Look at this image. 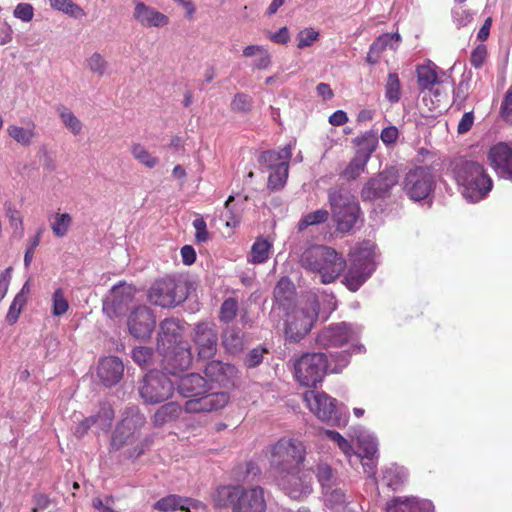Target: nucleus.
Wrapping results in <instances>:
<instances>
[{"label":"nucleus","instance_id":"f257e3e1","mask_svg":"<svg viewBox=\"0 0 512 512\" xmlns=\"http://www.w3.org/2000/svg\"><path fill=\"white\" fill-rule=\"evenodd\" d=\"M447 169L461 194L473 203L484 199L493 188V180L484 165L469 157L453 156L449 159Z\"/></svg>","mask_w":512,"mask_h":512},{"label":"nucleus","instance_id":"f03ea898","mask_svg":"<svg viewBox=\"0 0 512 512\" xmlns=\"http://www.w3.org/2000/svg\"><path fill=\"white\" fill-rule=\"evenodd\" d=\"M212 499L216 507L231 512H265L267 508L265 491L258 485H222L217 487Z\"/></svg>","mask_w":512,"mask_h":512},{"label":"nucleus","instance_id":"7ed1b4c3","mask_svg":"<svg viewBox=\"0 0 512 512\" xmlns=\"http://www.w3.org/2000/svg\"><path fill=\"white\" fill-rule=\"evenodd\" d=\"M146 423L145 416L138 410H130L117 425L110 442L112 450L118 451L128 447V458H138L144 454L152 441L148 437H141V430Z\"/></svg>","mask_w":512,"mask_h":512},{"label":"nucleus","instance_id":"20e7f679","mask_svg":"<svg viewBox=\"0 0 512 512\" xmlns=\"http://www.w3.org/2000/svg\"><path fill=\"white\" fill-rule=\"evenodd\" d=\"M299 263L306 271L319 274L323 284L333 283L346 268L343 255L326 245L309 246L302 252Z\"/></svg>","mask_w":512,"mask_h":512},{"label":"nucleus","instance_id":"39448f33","mask_svg":"<svg viewBox=\"0 0 512 512\" xmlns=\"http://www.w3.org/2000/svg\"><path fill=\"white\" fill-rule=\"evenodd\" d=\"M267 459L274 477L301 467L306 459V447L299 439L282 437L268 448Z\"/></svg>","mask_w":512,"mask_h":512},{"label":"nucleus","instance_id":"423d86ee","mask_svg":"<svg viewBox=\"0 0 512 512\" xmlns=\"http://www.w3.org/2000/svg\"><path fill=\"white\" fill-rule=\"evenodd\" d=\"M328 201L337 230L349 232L360 216V206L348 188L336 186L328 190Z\"/></svg>","mask_w":512,"mask_h":512},{"label":"nucleus","instance_id":"0eeeda50","mask_svg":"<svg viewBox=\"0 0 512 512\" xmlns=\"http://www.w3.org/2000/svg\"><path fill=\"white\" fill-rule=\"evenodd\" d=\"M300 303H305V305L293 307L286 313L284 334L287 340L293 342L303 339L318 318L319 305L316 298Z\"/></svg>","mask_w":512,"mask_h":512},{"label":"nucleus","instance_id":"6e6552de","mask_svg":"<svg viewBox=\"0 0 512 512\" xmlns=\"http://www.w3.org/2000/svg\"><path fill=\"white\" fill-rule=\"evenodd\" d=\"M138 389L144 403L154 405L173 395L174 383L165 373L151 370L142 378Z\"/></svg>","mask_w":512,"mask_h":512},{"label":"nucleus","instance_id":"1a4fd4ad","mask_svg":"<svg viewBox=\"0 0 512 512\" xmlns=\"http://www.w3.org/2000/svg\"><path fill=\"white\" fill-rule=\"evenodd\" d=\"M328 368L327 356L324 353L303 354L295 363V377L306 387H315L322 382Z\"/></svg>","mask_w":512,"mask_h":512},{"label":"nucleus","instance_id":"9d476101","mask_svg":"<svg viewBox=\"0 0 512 512\" xmlns=\"http://www.w3.org/2000/svg\"><path fill=\"white\" fill-rule=\"evenodd\" d=\"M403 191L413 201L427 199L435 188V176L429 166L410 169L403 180Z\"/></svg>","mask_w":512,"mask_h":512},{"label":"nucleus","instance_id":"9b49d317","mask_svg":"<svg viewBox=\"0 0 512 512\" xmlns=\"http://www.w3.org/2000/svg\"><path fill=\"white\" fill-rule=\"evenodd\" d=\"M187 297V291L183 285L172 277L156 280L149 289V301L163 308L175 307Z\"/></svg>","mask_w":512,"mask_h":512},{"label":"nucleus","instance_id":"f8f14e48","mask_svg":"<svg viewBox=\"0 0 512 512\" xmlns=\"http://www.w3.org/2000/svg\"><path fill=\"white\" fill-rule=\"evenodd\" d=\"M375 270L374 252L371 248L358 250L351 260V265L344 277V285L356 292Z\"/></svg>","mask_w":512,"mask_h":512},{"label":"nucleus","instance_id":"ddd939ff","mask_svg":"<svg viewBox=\"0 0 512 512\" xmlns=\"http://www.w3.org/2000/svg\"><path fill=\"white\" fill-rule=\"evenodd\" d=\"M281 489L292 499H303L313 491V477L310 469H291L275 477Z\"/></svg>","mask_w":512,"mask_h":512},{"label":"nucleus","instance_id":"4468645a","mask_svg":"<svg viewBox=\"0 0 512 512\" xmlns=\"http://www.w3.org/2000/svg\"><path fill=\"white\" fill-rule=\"evenodd\" d=\"M398 183L397 172L393 168L384 169L370 177L363 185L360 196L363 202H373L389 197L392 188Z\"/></svg>","mask_w":512,"mask_h":512},{"label":"nucleus","instance_id":"2eb2a0df","mask_svg":"<svg viewBox=\"0 0 512 512\" xmlns=\"http://www.w3.org/2000/svg\"><path fill=\"white\" fill-rule=\"evenodd\" d=\"M163 356L164 369L172 375L186 371L192 363L191 348L188 343L178 344L166 351H159Z\"/></svg>","mask_w":512,"mask_h":512},{"label":"nucleus","instance_id":"dca6fc26","mask_svg":"<svg viewBox=\"0 0 512 512\" xmlns=\"http://www.w3.org/2000/svg\"><path fill=\"white\" fill-rule=\"evenodd\" d=\"M183 409L187 413H207L224 408L230 396L227 392H209L198 397H190Z\"/></svg>","mask_w":512,"mask_h":512},{"label":"nucleus","instance_id":"f3484780","mask_svg":"<svg viewBox=\"0 0 512 512\" xmlns=\"http://www.w3.org/2000/svg\"><path fill=\"white\" fill-rule=\"evenodd\" d=\"M155 317L146 306L136 307L128 317V329L136 339L149 338L155 328Z\"/></svg>","mask_w":512,"mask_h":512},{"label":"nucleus","instance_id":"a211bd4d","mask_svg":"<svg viewBox=\"0 0 512 512\" xmlns=\"http://www.w3.org/2000/svg\"><path fill=\"white\" fill-rule=\"evenodd\" d=\"M193 341L198 349L200 358L213 357L217 351L218 334L213 323L201 322L195 326Z\"/></svg>","mask_w":512,"mask_h":512},{"label":"nucleus","instance_id":"6ab92c4d","mask_svg":"<svg viewBox=\"0 0 512 512\" xmlns=\"http://www.w3.org/2000/svg\"><path fill=\"white\" fill-rule=\"evenodd\" d=\"M157 337V350L166 351L178 344H186L183 340V327L178 319L166 318L160 323Z\"/></svg>","mask_w":512,"mask_h":512},{"label":"nucleus","instance_id":"aec40b11","mask_svg":"<svg viewBox=\"0 0 512 512\" xmlns=\"http://www.w3.org/2000/svg\"><path fill=\"white\" fill-rule=\"evenodd\" d=\"M488 160L499 176L512 179V147L504 142L493 145L489 149Z\"/></svg>","mask_w":512,"mask_h":512},{"label":"nucleus","instance_id":"412c9836","mask_svg":"<svg viewBox=\"0 0 512 512\" xmlns=\"http://www.w3.org/2000/svg\"><path fill=\"white\" fill-rule=\"evenodd\" d=\"M309 409L320 420L330 421L336 414V400L326 393L307 391L304 394Z\"/></svg>","mask_w":512,"mask_h":512},{"label":"nucleus","instance_id":"4be33fe9","mask_svg":"<svg viewBox=\"0 0 512 512\" xmlns=\"http://www.w3.org/2000/svg\"><path fill=\"white\" fill-rule=\"evenodd\" d=\"M136 289L132 285L120 284L111 290V300L105 302L104 311L110 317L121 314L124 309L133 301Z\"/></svg>","mask_w":512,"mask_h":512},{"label":"nucleus","instance_id":"5701e85b","mask_svg":"<svg viewBox=\"0 0 512 512\" xmlns=\"http://www.w3.org/2000/svg\"><path fill=\"white\" fill-rule=\"evenodd\" d=\"M134 3L133 17L141 26L145 28H158L168 25L169 18L165 14L146 5L142 1L135 0Z\"/></svg>","mask_w":512,"mask_h":512},{"label":"nucleus","instance_id":"b1692460","mask_svg":"<svg viewBox=\"0 0 512 512\" xmlns=\"http://www.w3.org/2000/svg\"><path fill=\"white\" fill-rule=\"evenodd\" d=\"M351 329L346 323H339L324 328L317 335L316 342L324 347H339L350 340Z\"/></svg>","mask_w":512,"mask_h":512},{"label":"nucleus","instance_id":"393cba45","mask_svg":"<svg viewBox=\"0 0 512 512\" xmlns=\"http://www.w3.org/2000/svg\"><path fill=\"white\" fill-rule=\"evenodd\" d=\"M124 365L119 357L108 356L99 361L97 375L103 385H116L123 377Z\"/></svg>","mask_w":512,"mask_h":512},{"label":"nucleus","instance_id":"a878e982","mask_svg":"<svg viewBox=\"0 0 512 512\" xmlns=\"http://www.w3.org/2000/svg\"><path fill=\"white\" fill-rule=\"evenodd\" d=\"M204 373L207 383H217L221 387H229L233 385L237 370L234 365L214 360L206 365Z\"/></svg>","mask_w":512,"mask_h":512},{"label":"nucleus","instance_id":"bb28decb","mask_svg":"<svg viewBox=\"0 0 512 512\" xmlns=\"http://www.w3.org/2000/svg\"><path fill=\"white\" fill-rule=\"evenodd\" d=\"M213 387L207 385V380L197 373L181 376L177 383V390L183 397H198L209 393Z\"/></svg>","mask_w":512,"mask_h":512},{"label":"nucleus","instance_id":"cd10ccee","mask_svg":"<svg viewBox=\"0 0 512 512\" xmlns=\"http://www.w3.org/2000/svg\"><path fill=\"white\" fill-rule=\"evenodd\" d=\"M199 502L188 497H182L177 494H170L159 499L154 504V509L162 512H173L177 509L190 512V508L198 507Z\"/></svg>","mask_w":512,"mask_h":512},{"label":"nucleus","instance_id":"c85d7f7f","mask_svg":"<svg viewBox=\"0 0 512 512\" xmlns=\"http://www.w3.org/2000/svg\"><path fill=\"white\" fill-rule=\"evenodd\" d=\"M387 512H434L430 501H421L417 498L394 499L387 506Z\"/></svg>","mask_w":512,"mask_h":512},{"label":"nucleus","instance_id":"c756f323","mask_svg":"<svg viewBox=\"0 0 512 512\" xmlns=\"http://www.w3.org/2000/svg\"><path fill=\"white\" fill-rule=\"evenodd\" d=\"M182 411V406L176 402L165 403L156 410L152 417V422L156 427H162L178 419Z\"/></svg>","mask_w":512,"mask_h":512},{"label":"nucleus","instance_id":"7c9ffc66","mask_svg":"<svg viewBox=\"0 0 512 512\" xmlns=\"http://www.w3.org/2000/svg\"><path fill=\"white\" fill-rule=\"evenodd\" d=\"M273 294L279 306L288 308L295 296V286L288 277H282L277 282Z\"/></svg>","mask_w":512,"mask_h":512},{"label":"nucleus","instance_id":"2f4dec72","mask_svg":"<svg viewBox=\"0 0 512 512\" xmlns=\"http://www.w3.org/2000/svg\"><path fill=\"white\" fill-rule=\"evenodd\" d=\"M114 410L109 403H101L96 414L89 416L92 427L98 431L108 432L114 420Z\"/></svg>","mask_w":512,"mask_h":512},{"label":"nucleus","instance_id":"473e14b6","mask_svg":"<svg viewBox=\"0 0 512 512\" xmlns=\"http://www.w3.org/2000/svg\"><path fill=\"white\" fill-rule=\"evenodd\" d=\"M292 157V150L290 145H286L280 151L268 150L264 151L260 154L258 161L261 165L265 166L267 169H276L280 162L287 161L289 162Z\"/></svg>","mask_w":512,"mask_h":512},{"label":"nucleus","instance_id":"72a5a7b5","mask_svg":"<svg viewBox=\"0 0 512 512\" xmlns=\"http://www.w3.org/2000/svg\"><path fill=\"white\" fill-rule=\"evenodd\" d=\"M436 69L437 66L431 61L416 67L417 84L422 91L430 90L433 85L439 83Z\"/></svg>","mask_w":512,"mask_h":512},{"label":"nucleus","instance_id":"f704fd0d","mask_svg":"<svg viewBox=\"0 0 512 512\" xmlns=\"http://www.w3.org/2000/svg\"><path fill=\"white\" fill-rule=\"evenodd\" d=\"M7 133L21 146H30L37 135L36 125L34 122H30L27 127L9 125L7 127Z\"/></svg>","mask_w":512,"mask_h":512},{"label":"nucleus","instance_id":"c9c22d12","mask_svg":"<svg viewBox=\"0 0 512 512\" xmlns=\"http://www.w3.org/2000/svg\"><path fill=\"white\" fill-rule=\"evenodd\" d=\"M353 143L357 147L355 154L369 160L378 145L377 134L373 131H367L353 139Z\"/></svg>","mask_w":512,"mask_h":512},{"label":"nucleus","instance_id":"e433bc0d","mask_svg":"<svg viewBox=\"0 0 512 512\" xmlns=\"http://www.w3.org/2000/svg\"><path fill=\"white\" fill-rule=\"evenodd\" d=\"M310 471L312 472V475H316L317 480L325 493H328L333 488V486L336 485V473L326 462H319L316 465V470Z\"/></svg>","mask_w":512,"mask_h":512},{"label":"nucleus","instance_id":"4c0bfd02","mask_svg":"<svg viewBox=\"0 0 512 512\" xmlns=\"http://www.w3.org/2000/svg\"><path fill=\"white\" fill-rule=\"evenodd\" d=\"M368 161L366 157H360L355 154L340 173V176L348 182L356 180L365 172Z\"/></svg>","mask_w":512,"mask_h":512},{"label":"nucleus","instance_id":"58836bf2","mask_svg":"<svg viewBox=\"0 0 512 512\" xmlns=\"http://www.w3.org/2000/svg\"><path fill=\"white\" fill-rule=\"evenodd\" d=\"M289 174V162L282 161L280 165L277 166L276 169L270 173L268 177L267 187L271 190H280L282 189L286 181L288 179Z\"/></svg>","mask_w":512,"mask_h":512},{"label":"nucleus","instance_id":"ea45409f","mask_svg":"<svg viewBox=\"0 0 512 512\" xmlns=\"http://www.w3.org/2000/svg\"><path fill=\"white\" fill-rule=\"evenodd\" d=\"M222 344L228 352L237 353L243 348V338L238 330L228 327L223 331Z\"/></svg>","mask_w":512,"mask_h":512},{"label":"nucleus","instance_id":"a19ab883","mask_svg":"<svg viewBox=\"0 0 512 512\" xmlns=\"http://www.w3.org/2000/svg\"><path fill=\"white\" fill-rule=\"evenodd\" d=\"M272 245L264 238H257L251 248L250 261L254 264H260L267 261Z\"/></svg>","mask_w":512,"mask_h":512},{"label":"nucleus","instance_id":"79ce46f5","mask_svg":"<svg viewBox=\"0 0 512 512\" xmlns=\"http://www.w3.org/2000/svg\"><path fill=\"white\" fill-rule=\"evenodd\" d=\"M132 156L142 165L147 168H154L158 165L159 159L152 155L142 144L134 143L131 146Z\"/></svg>","mask_w":512,"mask_h":512},{"label":"nucleus","instance_id":"37998d69","mask_svg":"<svg viewBox=\"0 0 512 512\" xmlns=\"http://www.w3.org/2000/svg\"><path fill=\"white\" fill-rule=\"evenodd\" d=\"M49 4L52 9L61 11L74 18H81L85 15L83 8L72 0H49Z\"/></svg>","mask_w":512,"mask_h":512},{"label":"nucleus","instance_id":"c03bdc74","mask_svg":"<svg viewBox=\"0 0 512 512\" xmlns=\"http://www.w3.org/2000/svg\"><path fill=\"white\" fill-rule=\"evenodd\" d=\"M57 111L62 123L71 131V133L74 135L81 133L83 124L70 109L60 106Z\"/></svg>","mask_w":512,"mask_h":512},{"label":"nucleus","instance_id":"a18cd8bd","mask_svg":"<svg viewBox=\"0 0 512 512\" xmlns=\"http://www.w3.org/2000/svg\"><path fill=\"white\" fill-rule=\"evenodd\" d=\"M329 218V212L325 209H318L314 212L308 213L305 216H303L298 224V230L303 231L309 226H314L318 224L325 223Z\"/></svg>","mask_w":512,"mask_h":512},{"label":"nucleus","instance_id":"49530a36","mask_svg":"<svg viewBox=\"0 0 512 512\" xmlns=\"http://www.w3.org/2000/svg\"><path fill=\"white\" fill-rule=\"evenodd\" d=\"M385 97L391 103H397L401 98V83L397 73H389L385 84Z\"/></svg>","mask_w":512,"mask_h":512},{"label":"nucleus","instance_id":"de8ad7c7","mask_svg":"<svg viewBox=\"0 0 512 512\" xmlns=\"http://www.w3.org/2000/svg\"><path fill=\"white\" fill-rule=\"evenodd\" d=\"M406 477L404 469L395 466L384 471L383 481L393 490H397L404 483Z\"/></svg>","mask_w":512,"mask_h":512},{"label":"nucleus","instance_id":"09e8293b","mask_svg":"<svg viewBox=\"0 0 512 512\" xmlns=\"http://www.w3.org/2000/svg\"><path fill=\"white\" fill-rule=\"evenodd\" d=\"M4 211L10 227L15 231H19L20 235H22L24 232L23 217L16 205L11 202H6L4 204Z\"/></svg>","mask_w":512,"mask_h":512},{"label":"nucleus","instance_id":"8fccbe9b","mask_svg":"<svg viewBox=\"0 0 512 512\" xmlns=\"http://www.w3.org/2000/svg\"><path fill=\"white\" fill-rule=\"evenodd\" d=\"M238 301L229 297L223 301L219 310V320L223 323H230L237 315Z\"/></svg>","mask_w":512,"mask_h":512},{"label":"nucleus","instance_id":"3c124183","mask_svg":"<svg viewBox=\"0 0 512 512\" xmlns=\"http://www.w3.org/2000/svg\"><path fill=\"white\" fill-rule=\"evenodd\" d=\"M27 284H25L21 290V292H19L14 300L12 301L10 307H9V310H8V313L6 315V320L9 324H14L16 323V321L18 320L19 318V315L21 313V310L23 308V306L25 305L26 303V297L24 296L23 292H24V289L26 288Z\"/></svg>","mask_w":512,"mask_h":512},{"label":"nucleus","instance_id":"603ef678","mask_svg":"<svg viewBox=\"0 0 512 512\" xmlns=\"http://www.w3.org/2000/svg\"><path fill=\"white\" fill-rule=\"evenodd\" d=\"M132 358L140 367L148 368L154 363V352L150 347H136L132 351Z\"/></svg>","mask_w":512,"mask_h":512},{"label":"nucleus","instance_id":"864d4df0","mask_svg":"<svg viewBox=\"0 0 512 512\" xmlns=\"http://www.w3.org/2000/svg\"><path fill=\"white\" fill-rule=\"evenodd\" d=\"M72 224V217L68 213H57L55 220L51 224V229L55 236L64 237Z\"/></svg>","mask_w":512,"mask_h":512},{"label":"nucleus","instance_id":"5fc2aeb1","mask_svg":"<svg viewBox=\"0 0 512 512\" xmlns=\"http://www.w3.org/2000/svg\"><path fill=\"white\" fill-rule=\"evenodd\" d=\"M69 309V303L64 295L62 288H58L52 295V315L59 317L64 315Z\"/></svg>","mask_w":512,"mask_h":512},{"label":"nucleus","instance_id":"6e6d98bb","mask_svg":"<svg viewBox=\"0 0 512 512\" xmlns=\"http://www.w3.org/2000/svg\"><path fill=\"white\" fill-rule=\"evenodd\" d=\"M252 97L246 93H236L231 101L230 108L234 112L248 113L252 110Z\"/></svg>","mask_w":512,"mask_h":512},{"label":"nucleus","instance_id":"4d7b16f0","mask_svg":"<svg viewBox=\"0 0 512 512\" xmlns=\"http://www.w3.org/2000/svg\"><path fill=\"white\" fill-rule=\"evenodd\" d=\"M378 446L372 439H363L359 443L358 452L355 454L357 460H364V458H377Z\"/></svg>","mask_w":512,"mask_h":512},{"label":"nucleus","instance_id":"13d9d810","mask_svg":"<svg viewBox=\"0 0 512 512\" xmlns=\"http://www.w3.org/2000/svg\"><path fill=\"white\" fill-rule=\"evenodd\" d=\"M319 38V33L313 28H305L301 30L298 35V44L297 47L299 49H303L305 47L311 46L314 42H316Z\"/></svg>","mask_w":512,"mask_h":512},{"label":"nucleus","instance_id":"bf43d9fd","mask_svg":"<svg viewBox=\"0 0 512 512\" xmlns=\"http://www.w3.org/2000/svg\"><path fill=\"white\" fill-rule=\"evenodd\" d=\"M87 66L93 73L103 75L107 68V62L101 54L95 52L87 60Z\"/></svg>","mask_w":512,"mask_h":512},{"label":"nucleus","instance_id":"052dcab7","mask_svg":"<svg viewBox=\"0 0 512 512\" xmlns=\"http://www.w3.org/2000/svg\"><path fill=\"white\" fill-rule=\"evenodd\" d=\"M13 15L23 22H30L34 17V7L30 3H19L15 7Z\"/></svg>","mask_w":512,"mask_h":512},{"label":"nucleus","instance_id":"680f3d73","mask_svg":"<svg viewBox=\"0 0 512 512\" xmlns=\"http://www.w3.org/2000/svg\"><path fill=\"white\" fill-rule=\"evenodd\" d=\"M453 21L458 27H463L471 23L473 14L470 10L460 6L455 8L452 12Z\"/></svg>","mask_w":512,"mask_h":512},{"label":"nucleus","instance_id":"e2e57ef3","mask_svg":"<svg viewBox=\"0 0 512 512\" xmlns=\"http://www.w3.org/2000/svg\"><path fill=\"white\" fill-rule=\"evenodd\" d=\"M233 201H234V196H229L224 205L225 209H226L225 221H226L227 227H235L240 222V214L238 212H235L231 208V203Z\"/></svg>","mask_w":512,"mask_h":512},{"label":"nucleus","instance_id":"0e129e2a","mask_svg":"<svg viewBox=\"0 0 512 512\" xmlns=\"http://www.w3.org/2000/svg\"><path fill=\"white\" fill-rule=\"evenodd\" d=\"M265 353H267V350L263 347L252 349L245 358L246 366L249 368L258 366L262 362Z\"/></svg>","mask_w":512,"mask_h":512},{"label":"nucleus","instance_id":"69168bd1","mask_svg":"<svg viewBox=\"0 0 512 512\" xmlns=\"http://www.w3.org/2000/svg\"><path fill=\"white\" fill-rule=\"evenodd\" d=\"M193 227L196 230L195 237L197 242H206L209 239V232L203 217H198L193 221Z\"/></svg>","mask_w":512,"mask_h":512},{"label":"nucleus","instance_id":"338daca9","mask_svg":"<svg viewBox=\"0 0 512 512\" xmlns=\"http://www.w3.org/2000/svg\"><path fill=\"white\" fill-rule=\"evenodd\" d=\"M500 113L506 122L512 123V88L506 92L501 104Z\"/></svg>","mask_w":512,"mask_h":512},{"label":"nucleus","instance_id":"774afa93","mask_svg":"<svg viewBox=\"0 0 512 512\" xmlns=\"http://www.w3.org/2000/svg\"><path fill=\"white\" fill-rule=\"evenodd\" d=\"M487 56V49L485 45H478L471 53L470 63L474 68H480Z\"/></svg>","mask_w":512,"mask_h":512}]
</instances>
